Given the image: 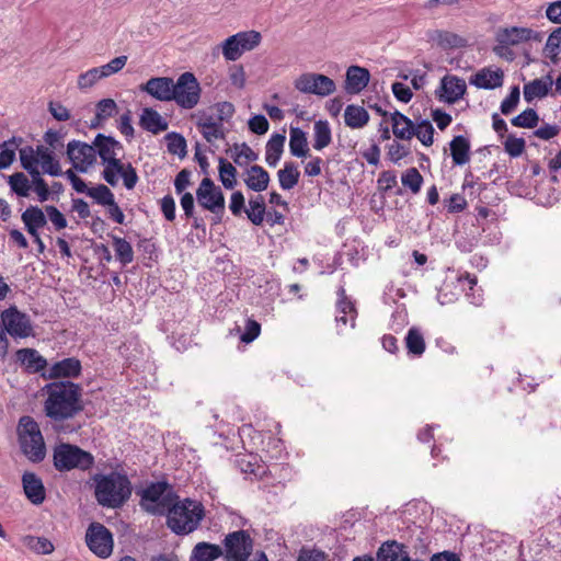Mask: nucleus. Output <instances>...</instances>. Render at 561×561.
<instances>
[{
	"label": "nucleus",
	"instance_id": "f257e3e1",
	"mask_svg": "<svg viewBox=\"0 0 561 561\" xmlns=\"http://www.w3.org/2000/svg\"><path fill=\"white\" fill-rule=\"evenodd\" d=\"M46 396L44 413L53 422L55 428L68 420H72L84 409L82 388L72 381L56 380L43 388Z\"/></svg>",
	"mask_w": 561,
	"mask_h": 561
},
{
	"label": "nucleus",
	"instance_id": "f03ea898",
	"mask_svg": "<svg viewBox=\"0 0 561 561\" xmlns=\"http://www.w3.org/2000/svg\"><path fill=\"white\" fill-rule=\"evenodd\" d=\"M168 528L178 536H185L195 531L205 517L204 505L190 497L181 500L179 496L164 512Z\"/></svg>",
	"mask_w": 561,
	"mask_h": 561
},
{
	"label": "nucleus",
	"instance_id": "7ed1b4c3",
	"mask_svg": "<svg viewBox=\"0 0 561 561\" xmlns=\"http://www.w3.org/2000/svg\"><path fill=\"white\" fill-rule=\"evenodd\" d=\"M93 481L95 499L103 507L119 508L131 495L133 489L129 479L119 472L98 473L93 477Z\"/></svg>",
	"mask_w": 561,
	"mask_h": 561
},
{
	"label": "nucleus",
	"instance_id": "20e7f679",
	"mask_svg": "<svg viewBox=\"0 0 561 561\" xmlns=\"http://www.w3.org/2000/svg\"><path fill=\"white\" fill-rule=\"evenodd\" d=\"M18 437L22 453L32 462H41L46 455V446L38 423L28 415L19 420Z\"/></svg>",
	"mask_w": 561,
	"mask_h": 561
},
{
	"label": "nucleus",
	"instance_id": "39448f33",
	"mask_svg": "<svg viewBox=\"0 0 561 561\" xmlns=\"http://www.w3.org/2000/svg\"><path fill=\"white\" fill-rule=\"evenodd\" d=\"M54 467L59 472L78 469L87 471L94 465V457L91 453L81 449L77 445L60 443L53 450Z\"/></svg>",
	"mask_w": 561,
	"mask_h": 561
},
{
	"label": "nucleus",
	"instance_id": "423d86ee",
	"mask_svg": "<svg viewBox=\"0 0 561 561\" xmlns=\"http://www.w3.org/2000/svg\"><path fill=\"white\" fill-rule=\"evenodd\" d=\"M178 499L165 481L152 482L140 492V506L154 516H164L168 507Z\"/></svg>",
	"mask_w": 561,
	"mask_h": 561
},
{
	"label": "nucleus",
	"instance_id": "0eeeda50",
	"mask_svg": "<svg viewBox=\"0 0 561 561\" xmlns=\"http://www.w3.org/2000/svg\"><path fill=\"white\" fill-rule=\"evenodd\" d=\"M201 85L192 72L182 73L176 82L173 81L171 101H174L180 107L191 110L195 107L201 99Z\"/></svg>",
	"mask_w": 561,
	"mask_h": 561
},
{
	"label": "nucleus",
	"instance_id": "6e6552de",
	"mask_svg": "<svg viewBox=\"0 0 561 561\" xmlns=\"http://www.w3.org/2000/svg\"><path fill=\"white\" fill-rule=\"evenodd\" d=\"M262 41V35L257 31H244L226 38L222 44V55L228 61L238 60L243 53L253 50Z\"/></svg>",
	"mask_w": 561,
	"mask_h": 561
},
{
	"label": "nucleus",
	"instance_id": "1a4fd4ad",
	"mask_svg": "<svg viewBox=\"0 0 561 561\" xmlns=\"http://www.w3.org/2000/svg\"><path fill=\"white\" fill-rule=\"evenodd\" d=\"M0 317L5 333L14 340L34 335V328L30 316L20 311L15 306L3 310Z\"/></svg>",
	"mask_w": 561,
	"mask_h": 561
},
{
	"label": "nucleus",
	"instance_id": "9d476101",
	"mask_svg": "<svg viewBox=\"0 0 561 561\" xmlns=\"http://www.w3.org/2000/svg\"><path fill=\"white\" fill-rule=\"evenodd\" d=\"M253 550V539L245 530H236L224 539V558L226 561H247Z\"/></svg>",
	"mask_w": 561,
	"mask_h": 561
},
{
	"label": "nucleus",
	"instance_id": "9b49d317",
	"mask_svg": "<svg viewBox=\"0 0 561 561\" xmlns=\"http://www.w3.org/2000/svg\"><path fill=\"white\" fill-rule=\"evenodd\" d=\"M102 164L104 165L102 176L111 186L117 185L121 178L127 190H133L136 186L138 175L130 163H124L121 158L116 157Z\"/></svg>",
	"mask_w": 561,
	"mask_h": 561
},
{
	"label": "nucleus",
	"instance_id": "f8f14e48",
	"mask_svg": "<svg viewBox=\"0 0 561 561\" xmlns=\"http://www.w3.org/2000/svg\"><path fill=\"white\" fill-rule=\"evenodd\" d=\"M88 548L99 558L106 559L113 552V535L103 524L93 522L85 533Z\"/></svg>",
	"mask_w": 561,
	"mask_h": 561
},
{
	"label": "nucleus",
	"instance_id": "ddd939ff",
	"mask_svg": "<svg viewBox=\"0 0 561 561\" xmlns=\"http://www.w3.org/2000/svg\"><path fill=\"white\" fill-rule=\"evenodd\" d=\"M294 85L301 93L314 94L321 98L332 94L336 89L331 78L314 72L300 75L295 80Z\"/></svg>",
	"mask_w": 561,
	"mask_h": 561
},
{
	"label": "nucleus",
	"instance_id": "4468645a",
	"mask_svg": "<svg viewBox=\"0 0 561 561\" xmlns=\"http://www.w3.org/2000/svg\"><path fill=\"white\" fill-rule=\"evenodd\" d=\"M196 198L198 204L216 215H222L225 211V196L221 190L215 185L213 180L205 178L202 180L197 191Z\"/></svg>",
	"mask_w": 561,
	"mask_h": 561
},
{
	"label": "nucleus",
	"instance_id": "2eb2a0df",
	"mask_svg": "<svg viewBox=\"0 0 561 561\" xmlns=\"http://www.w3.org/2000/svg\"><path fill=\"white\" fill-rule=\"evenodd\" d=\"M531 39H538V34L529 27L512 26L501 28L496 34L499 45L494 48V51L502 57V49H507L510 46H516Z\"/></svg>",
	"mask_w": 561,
	"mask_h": 561
},
{
	"label": "nucleus",
	"instance_id": "dca6fc26",
	"mask_svg": "<svg viewBox=\"0 0 561 561\" xmlns=\"http://www.w3.org/2000/svg\"><path fill=\"white\" fill-rule=\"evenodd\" d=\"M67 156L72 167L79 172H87L96 160L94 145L72 140L67 145Z\"/></svg>",
	"mask_w": 561,
	"mask_h": 561
},
{
	"label": "nucleus",
	"instance_id": "f3484780",
	"mask_svg": "<svg viewBox=\"0 0 561 561\" xmlns=\"http://www.w3.org/2000/svg\"><path fill=\"white\" fill-rule=\"evenodd\" d=\"M196 126L208 144L226 138L227 129L220 121L213 116V112H199L196 118Z\"/></svg>",
	"mask_w": 561,
	"mask_h": 561
},
{
	"label": "nucleus",
	"instance_id": "a211bd4d",
	"mask_svg": "<svg viewBox=\"0 0 561 561\" xmlns=\"http://www.w3.org/2000/svg\"><path fill=\"white\" fill-rule=\"evenodd\" d=\"M173 79L168 77H154L140 85L142 92L148 93L156 100L168 102L171 101Z\"/></svg>",
	"mask_w": 561,
	"mask_h": 561
},
{
	"label": "nucleus",
	"instance_id": "6ab92c4d",
	"mask_svg": "<svg viewBox=\"0 0 561 561\" xmlns=\"http://www.w3.org/2000/svg\"><path fill=\"white\" fill-rule=\"evenodd\" d=\"M95 156L99 154L102 163L123 153V146L111 136L98 134L93 140Z\"/></svg>",
	"mask_w": 561,
	"mask_h": 561
},
{
	"label": "nucleus",
	"instance_id": "aec40b11",
	"mask_svg": "<svg viewBox=\"0 0 561 561\" xmlns=\"http://www.w3.org/2000/svg\"><path fill=\"white\" fill-rule=\"evenodd\" d=\"M466 82L456 76H445L440 81L442 94L439 95L445 102L453 104L460 100L466 93Z\"/></svg>",
	"mask_w": 561,
	"mask_h": 561
},
{
	"label": "nucleus",
	"instance_id": "412c9836",
	"mask_svg": "<svg viewBox=\"0 0 561 561\" xmlns=\"http://www.w3.org/2000/svg\"><path fill=\"white\" fill-rule=\"evenodd\" d=\"M370 79V73L366 68L351 66L346 71L345 90L347 93L357 94L363 91Z\"/></svg>",
	"mask_w": 561,
	"mask_h": 561
},
{
	"label": "nucleus",
	"instance_id": "4be33fe9",
	"mask_svg": "<svg viewBox=\"0 0 561 561\" xmlns=\"http://www.w3.org/2000/svg\"><path fill=\"white\" fill-rule=\"evenodd\" d=\"M23 490L26 497L35 505L45 500V488L42 480L33 472H24L22 476Z\"/></svg>",
	"mask_w": 561,
	"mask_h": 561
},
{
	"label": "nucleus",
	"instance_id": "5701e85b",
	"mask_svg": "<svg viewBox=\"0 0 561 561\" xmlns=\"http://www.w3.org/2000/svg\"><path fill=\"white\" fill-rule=\"evenodd\" d=\"M428 39L445 50L467 46V39L465 37L444 30H434L428 32Z\"/></svg>",
	"mask_w": 561,
	"mask_h": 561
},
{
	"label": "nucleus",
	"instance_id": "b1692460",
	"mask_svg": "<svg viewBox=\"0 0 561 561\" xmlns=\"http://www.w3.org/2000/svg\"><path fill=\"white\" fill-rule=\"evenodd\" d=\"M503 78L504 73L501 69L483 68L470 79V83L480 89L492 90L502 87Z\"/></svg>",
	"mask_w": 561,
	"mask_h": 561
},
{
	"label": "nucleus",
	"instance_id": "393cba45",
	"mask_svg": "<svg viewBox=\"0 0 561 561\" xmlns=\"http://www.w3.org/2000/svg\"><path fill=\"white\" fill-rule=\"evenodd\" d=\"M81 373V363L75 357L65 358L51 365L48 370V378H75Z\"/></svg>",
	"mask_w": 561,
	"mask_h": 561
},
{
	"label": "nucleus",
	"instance_id": "a878e982",
	"mask_svg": "<svg viewBox=\"0 0 561 561\" xmlns=\"http://www.w3.org/2000/svg\"><path fill=\"white\" fill-rule=\"evenodd\" d=\"M270 174L261 165L254 164L245 170L244 183L249 190L263 192L270 184Z\"/></svg>",
	"mask_w": 561,
	"mask_h": 561
},
{
	"label": "nucleus",
	"instance_id": "bb28decb",
	"mask_svg": "<svg viewBox=\"0 0 561 561\" xmlns=\"http://www.w3.org/2000/svg\"><path fill=\"white\" fill-rule=\"evenodd\" d=\"M552 84L553 80L550 75L545 78L535 79L524 85V99L527 102H531L535 99H542L548 95Z\"/></svg>",
	"mask_w": 561,
	"mask_h": 561
},
{
	"label": "nucleus",
	"instance_id": "cd10ccee",
	"mask_svg": "<svg viewBox=\"0 0 561 561\" xmlns=\"http://www.w3.org/2000/svg\"><path fill=\"white\" fill-rule=\"evenodd\" d=\"M392 133L401 140H410L414 137L415 124L404 114L394 111L391 114Z\"/></svg>",
	"mask_w": 561,
	"mask_h": 561
},
{
	"label": "nucleus",
	"instance_id": "c85d7f7f",
	"mask_svg": "<svg viewBox=\"0 0 561 561\" xmlns=\"http://www.w3.org/2000/svg\"><path fill=\"white\" fill-rule=\"evenodd\" d=\"M453 162L463 165L470 160V142L465 136H455L449 144Z\"/></svg>",
	"mask_w": 561,
	"mask_h": 561
},
{
	"label": "nucleus",
	"instance_id": "c756f323",
	"mask_svg": "<svg viewBox=\"0 0 561 561\" xmlns=\"http://www.w3.org/2000/svg\"><path fill=\"white\" fill-rule=\"evenodd\" d=\"M222 553L224 551L220 546L202 541L193 548L190 561H215Z\"/></svg>",
	"mask_w": 561,
	"mask_h": 561
},
{
	"label": "nucleus",
	"instance_id": "7c9ffc66",
	"mask_svg": "<svg viewBox=\"0 0 561 561\" xmlns=\"http://www.w3.org/2000/svg\"><path fill=\"white\" fill-rule=\"evenodd\" d=\"M286 137L284 134H273L265 147V161L270 167H276L284 151Z\"/></svg>",
	"mask_w": 561,
	"mask_h": 561
},
{
	"label": "nucleus",
	"instance_id": "2f4dec72",
	"mask_svg": "<svg viewBox=\"0 0 561 561\" xmlns=\"http://www.w3.org/2000/svg\"><path fill=\"white\" fill-rule=\"evenodd\" d=\"M15 363L27 374H35L44 370L47 366V360L39 353H15Z\"/></svg>",
	"mask_w": 561,
	"mask_h": 561
},
{
	"label": "nucleus",
	"instance_id": "473e14b6",
	"mask_svg": "<svg viewBox=\"0 0 561 561\" xmlns=\"http://www.w3.org/2000/svg\"><path fill=\"white\" fill-rule=\"evenodd\" d=\"M140 126L152 134H159L168 128V123L157 111L147 107L140 115Z\"/></svg>",
	"mask_w": 561,
	"mask_h": 561
},
{
	"label": "nucleus",
	"instance_id": "72a5a7b5",
	"mask_svg": "<svg viewBox=\"0 0 561 561\" xmlns=\"http://www.w3.org/2000/svg\"><path fill=\"white\" fill-rule=\"evenodd\" d=\"M403 548L397 541L385 542L378 549L377 559L378 561H410Z\"/></svg>",
	"mask_w": 561,
	"mask_h": 561
},
{
	"label": "nucleus",
	"instance_id": "f704fd0d",
	"mask_svg": "<svg viewBox=\"0 0 561 561\" xmlns=\"http://www.w3.org/2000/svg\"><path fill=\"white\" fill-rule=\"evenodd\" d=\"M22 221L30 234H35L39 228H43L47 220L43 210L36 206H30L22 214Z\"/></svg>",
	"mask_w": 561,
	"mask_h": 561
},
{
	"label": "nucleus",
	"instance_id": "c9c22d12",
	"mask_svg": "<svg viewBox=\"0 0 561 561\" xmlns=\"http://www.w3.org/2000/svg\"><path fill=\"white\" fill-rule=\"evenodd\" d=\"M344 121L351 128H362L368 123L369 114L363 106L351 104L345 108Z\"/></svg>",
	"mask_w": 561,
	"mask_h": 561
},
{
	"label": "nucleus",
	"instance_id": "e433bc0d",
	"mask_svg": "<svg viewBox=\"0 0 561 561\" xmlns=\"http://www.w3.org/2000/svg\"><path fill=\"white\" fill-rule=\"evenodd\" d=\"M277 178L279 186L285 191H289L298 184L300 172L294 162H285L284 168L278 170Z\"/></svg>",
	"mask_w": 561,
	"mask_h": 561
},
{
	"label": "nucleus",
	"instance_id": "4c0bfd02",
	"mask_svg": "<svg viewBox=\"0 0 561 561\" xmlns=\"http://www.w3.org/2000/svg\"><path fill=\"white\" fill-rule=\"evenodd\" d=\"M289 150L295 157H307L309 148L306 133L302 129L298 127L290 128Z\"/></svg>",
	"mask_w": 561,
	"mask_h": 561
},
{
	"label": "nucleus",
	"instance_id": "58836bf2",
	"mask_svg": "<svg viewBox=\"0 0 561 561\" xmlns=\"http://www.w3.org/2000/svg\"><path fill=\"white\" fill-rule=\"evenodd\" d=\"M332 141L331 128L328 121H317L313 125V148L322 150Z\"/></svg>",
	"mask_w": 561,
	"mask_h": 561
},
{
	"label": "nucleus",
	"instance_id": "ea45409f",
	"mask_svg": "<svg viewBox=\"0 0 561 561\" xmlns=\"http://www.w3.org/2000/svg\"><path fill=\"white\" fill-rule=\"evenodd\" d=\"M231 158L240 167L248 165L249 162L256 161L259 156L247 142L234 144L231 148Z\"/></svg>",
	"mask_w": 561,
	"mask_h": 561
},
{
	"label": "nucleus",
	"instance_id": "a19ab883",
	"mask_svg": "<svg viewBox=\"0 0 561 561\" xmlns=\"http://www.w3.org/2000/svg\"><path fill=\"white\" fill-rule=\"evenodd\" d=\"M8 184L13 193L21 197H27L32 188V182L22 172H15L8 176Z\"/></svg>",
	"mask_w": 561,
	"mask_h": 561
},
{
	"label": "nucleus",
	"instance_id": "79ce46f5",
	"mask_svg": "<svg viewBox=\"0 0 561 561\" xmlns=\"http://www.w3.org/2000/svg\"><path fill=\"white\" fill-rule=\"evenodd\" d=\"M113 248L116 259L123 264L127 265L134 261V251L131 244L124 238L113 237Z\"/></svg>",
	"mask_w": 561,
	"mask_h": 561
},
{
	"label": "nucleus",
	"instance_id": "37998d69",
	"mask_svg": "<svg viewBox=\"0 0 561 561\" xmlns=\"http://www.w3.org/2000/svg\"><path fill=\"white\" fill-rule=\"evenodd\" d=\"M218 172L222 185L228 190H232L237 184V169L229 161H227L224 158H220Z\"/></svg>",
	"mask_w": 561,
	"mask_h": 561
},
{
	"label": "nucleus",
	"instance_id": "c03bdc74",
	"mask_svg": "<svg viewBox=\"0 0 561 561\" xmlns=\"http://www.w3.org/2000/svg\"><path fill=\"white\" fill-rule=\"evenodd\" d=\"M249 220L260 226L264 220L265 204L261 195L255 196L249 201V209L245 210Z\"/></svg>",
	"mask_w": 561,
	"mask_h": 561
},
{
	"label": "nucleus",
	"instance_id": "a18cd8bd",
	"mask_svg": "<svg viewBox=\"0 0 561 561\" xmlns=\"http://www.w3.org/2000/svg\"><path fill=\"white\" fill-rule=\"evenodd\" d=\"M21 139L15 137L4 141L0 150V170L9 168L15 159V149L19 147Z\"/></svg>",
	"mask_w": 561,
	"mask_h": 561
},
{
	"label": "nucleus",
	"instance_id": "49530a36",
	"mask_svg": "<svg viewBox=\"0 0 561 561\" xmlns=\"http://www.w3.org/2000/svg\"><path fill=\"white\" fill-rule=\"evenodd\" d=\"M339 300L336 304V312L348 314L350 317V324L352 328L355 325V319L357 317V311L355 309V306L353 301L348 299L346 296V291L343 287H341L337 291Z\"/></svg>",
	"mask_w": 561,
	"mask_h": 561
},
{
	"label": "nucleus",
	"instance_id": "de8ad7c7",
	"mask_svg": "<svg viewBox=\"0 0 561 561\" xmlns=\"http://www.w3.org/2000/svg\"><path fill=\"white\" fill-rule=\"evenodd\" d=\"M21 165L24 170H26L30 174L39 171L37 165L39 163V159L36 156V152L33 147L25 146L19 150Z\"/></svg>",
	"mask_w": 561,
	"mask_h": 561
},
{
	"label": "nucleus",
	"instance_id": "09e8293b",
	"mask_svg": "<svg viewBox=\"0 0 561 561\" xmlns=\"http://www.w3.org/2000/svg\"><path fill=\"white\" fill-rule=\"evenodd\" d=\"M25 545L38 554H49L54 551V545L44 537L27 536L24 539Z\"/></svg>",
	"mask_w": 561,
	"mask_h": 561
},
{
	"label": "nucleus",
	"instance_id": "8fccbe9b",
	"mask_svg": "<svg viewBox=\"0 0 561 561\" xmlns=\"http://www.w3.org/2000/svg\"><path fill=\"white\" fill-rule=\"evenodd\" d=\"M539 116L534 108H527L515 116L511 123L520 128H534L538 125Z\"/></svg>",
	"mask_w": 561,
	"mask_h": 561
},
{
	"label": "nucleus",
	"instance_id": "3c124183",
	"mask_svg": "<svg viewBox=\"0 0 561 561\" xmlns=\"http://www.w3.org/2000/svg\"><path fill=\"white\" fill-rule=\"evenodd\" d=\"M414 136L426 147L433 145L434 127L428 119L415 124Z\"/></svg>",
	"mask_w": 561,
	"mask_h": 561
},
{
	"label": "nucleus",
	"instance_id": "603ef678",
	"mask_svg": "<svg viewBox=\"0 0 561 561\" xmlns=\"http://www.w3.org/2000/svg\"><path fill=\"white\" fill-rule=\"evenodd\" d=\"M168 151L172 154H176L180 158L186 154V140L185 138L176 133H170L165 136Z\"/></svg>",
	"mask_w": 561,
	"mask_h": 561
},
{
	"label": "nucleus",
	"instance_id": "864d4df0",
	"mask_svg": "<svg viewBox=\"0 0 561 561\" xmlns=\"http://www.w3.org/2000/svg\"><path fill=\"white\" fill-rule=\"evenodd\" d=\"M401 182L405 187H409L413 194H416L420 192L423 184V176L416 168H410L402 174Z\"/></svg>",
	"mask_w": 561,
	"mask_h": 561
},
{
	"label": "nucleus",
	"instance_id": "5fc2aeb1",
	"mask_svg": "<svg viewBox=\"0 0 561 561\" xmlns=\"http://www.w3.org/2000/svg\"><path fill=\"white\" fill-rule=\"evenodd\" d=\"M88 196L102 206H107L115 199L112 191L104 184H98L91 187L88 192Z\"/></svg>",
	"mask_w": 561,
	"mask_h": 561
},
{
	"label": "nucleus",
	"instance_id": "6e6d98bb",
	"mask_svg": "<svg viewBox=\"0 0 561 561\" xmlns=\"http://www.w3.org/2000/svg\"><path fill=\"white\" fill-rule=\"evenodd\" d=\"M545 51L547 56L553 61H557L558 55L561 51V26L556 28L548 37Z\"/></svg>",
	"mask_w": 561,
	"mask_h": 561
},
{
	"label": "nucleus",
	"instance_id": "4d7b16f0",
	"mask_svg": "<svg viewBox=\"0 0 561 561\" xmlns=\"http://www.w3.org/2000/svg\"><path fill=\"white\" fill-rule=\"evenodd\" d=\"M207 112H213V116L222 124L228 122L234 114V106L230 102H218Z\"/></svg>",
	"mask_w": 561,
	"mask_h": 561
},
{
	"label": "nucleus",
	"instance_id": "13d9d810",
	"mask_svg": "<svg viewBox=\"0 0 561 561\" xmlns=\"http://www.w3.org/2000/svg\"><path fill=\"white\" fill-rule=\"evenodd\" d=\"M128 57L126 55H122L115 57L110 62L99 67L101 76L103 78H107L112 75L119 72L127 64Z\"/></svg>",
	"mask_w": 561,
	"mask_h": 561
},
{
	"label": "nucleus",
	"instance_id": "bf43d9fd",
	"mask_svg": "<svg viewBox=\"0 0 561 561\" xmlns=\"http://www.w3.org/2000/svg\"><path fill=\"white\" fill-rule=\"evenodd\" d=\"M405 345L408 351H424L425 341L422 332L416 328H411L405 336Z\"/></svg>",
	"mask_w": 561,
	"mask_h": 561
},
{
	"label": "nucleus",
	"instance_id": "052dcab7",
	"mask_svg": "<svg viewBox=\"0 0 561 561\" xmlns=\"http://www.w3.org/2000/svg\"><path fill=\"white\" fill-rule=\"evenodd\" d=\"M117 112V105L112 99H103L96 104V119L106 121Z\"/></svg>",
	"mask_w": 561,
	"mask_h": 561
},
{
	"label": "nucleus",
	"instance_id": "680f3d73",
	"mask_svg": "<svg viewBox=\"0 0 561 561\" xmlns=\"http://www.w3.org/2000/svg\"><path fill=\"white\" fill-rule=\"evenodd\" d=\"M103 79L99 67L91 68L78 77V88L81 90L93 87L99 80Z\"/></svg>",
	"mask_w": 561,
	"mask_h": 561
},
{
	"label": "nucleus",
	"instance_id": "e2e57ef3",
	"mask_svg": "<svg viewBox=\"0 0 561 561\" xmlns=\"http://www.w3.org/2000/svg\"><path fill=\"white\" fill-rule=\"evenodd\" d=\"M32 178V185L34 187L35 193L38 196L39 202H46L49 198L50 191L47 183L41 176V172H34L30 174Z\"/></svg>",
	"mask_w": 561,
	"mask_h": 561
},
{
	"label": "nucleus",
	"instance_id": "0e129e2a",
	"mask_svg": "<svg viewBox=\"0 0 561 561\" xmlns=\"http://www.w3.org/2000/svg\"><path fill=\"white\" fill-rule=\"evenodd\" d=\"M504 149L511 157H519L525 150V140L510 135L504 142Z\"/></svg>",
	"mask_w": 561,
	"mask_h": 561
},
{
	"label": "nucleus",
	"instance_id": "69168bd1",
	"mask_svg": "<svg viewBox=\"0 0 561 561\" xmlns=\"http://www.w3.org/2000/svg\"><path fill=\"white\" fill-rule=\"evenodd\" d=\"M520 91L517 85L511 89L510 94L501 103V112L504 115L511 114L519 102Z\"/></svg>",
	"mask_w": 561,
	"mask_h": 561
},
{
	"label": "nucleus",
	"instance_id": "338daca9",
	"mask_svg": "<svg viewBox=\"0 0 561 561\" xmlns=\"http://www.w3.org/2000/svg\"><path fill=\"white\" fill-rule=\"evenodd\" d=\"M39 163L42 164L44 173H47L51 176H59L61 174L60 164L55 159L53 152L45 154L43 158H41Z\"/></svg>",
	"mask_w": 561,
	"mask_h": 561
},
{
	"label": "nucleus",
	"instance_id": "774afa93",
	"mask_svg": "<svg viewBox=\"0 0 561 561\" xmlns=\"http://www.w3.org/2000/svg\"><path fill=\"white\" fill-rule=\"evenodd\" d=\"M249 129L257 135L267 133L270 124L264 115H254L249 119Z\"/></svg>",
	"mask_w": 561,
	"mask_h": 561
}]
</instances>
